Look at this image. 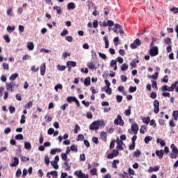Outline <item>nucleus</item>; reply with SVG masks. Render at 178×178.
<instances>
[{
	"label": "nucleus",
	"instance_id": "49530a36",
	"mask_svg": "<svg viewBox=\"0 0 178 178\" xmlns=\"http://www.w3.org/2000/svg\"><path fill=\"white\" fill-rule=\"evenodd\" d=\"M54 133H55V129H54V128H49L47 131V134H49V136H52Z\"/></svg>",
	"mask_w": 178,
	"mask_h": 178
},
{
	"label": "nucleus",
	"instance_id": "a18cd8bd",
	"mask_svg": "<svg viewBox=\"0 0 178 178\" xmlns=\"http://www.w3.org/2000/svg\"><path fill=\"white\" fill-rule=\"evenodd\" d=\"M116 100H117V102H118V103L122 102V101H123V96H122V95H117L116 96Z\"/></svg>",
	"mask_w": 178,
	"mask_h": 178
},
{
	"label": "nucleus",
	"instance_id": "ea45409f",
	"mask_svg": "<svg viewBox=\"0 0 178 178\" xmlns=\"http://www.w3.org/2000/svg\"><path fill=\"white\" fill-rule=\"evenodd\" d=\"M33 106V102L30 101L27 103L26 106H24L25 109H30Z\"/></svg>",
	"mask_w": 178,
	"mask_h": 178
},
{
	"label": "nucleus",
	"instance_id": "aec40b11",
	"mask_svg": "<svg viewBox=\"0 0 178 178\" xmlns=\"http://www.w3.org/2000/svg\"><path fill=\"white\" fill-rule=\"evenodd\" d=\"M104 41L105 42V48L108 49V48H109V40L108 39V36L105 35L104 37Z\"/></svg>",
	"mask_w": 178,
	"mask_h": 178
},
{
	"label": "nucleus",
	"instance_id": "3c124183",
	"mask_svg": "<svg viewBox=\"0 0 178 178\" xmlns=\"http://www.w3.org/2000/svg\"><path fill=\"white\" fill-rule=\"evenodd\" d=\"M90 174L92 176H96L97 175V168H94L92 170H90Z\"/></svg>",
	"mask_w": 178,
	"mask_h": 178
},
{
	"label": "nucleus",
	"instance_id": "e433bc0d",
	"mask_svg": "<svg viewBox=\"0 0 178 178\" xmlns=\"http://www.w3.org/2000/svg\"><path fill=\"white\" fill-rule=\"evenodd\" d=\"M149 141H152V136H146L145 138V144H149Z\"/></svg>",
	"mask_w": 178,
	"mask_h": 178
},
{
	"label": "nucleus",
	"instance_id": "58836bf2",
	"mask_svg": "<svg viewBox=\"0 0 178 178\" xmlns=\"http://www.w3.org/2000/svg\"><path fill=\"white\" fill-rule=\"evenodd\" d=\"M62 161H67V154L66 153H62L60 154Z\"/></svg>",
	"mask_w": 178,
	"mask_h": 178
},
{
	"label": "nucleus",
	"instance_id": "a211bd4d",
	"mask_svg": "<svg viewBox=\"0 0 178 178\" xmlns=\"http://www.w3.org/2000/svg\"><path fill=\"white\" fill-rule=\"evenodd\" d=\"M119 163H120V161L118 159L113 160L112 163V168H113V169H117L118 165H119Z\"/></svg>",
	"mask_w": 178,
	"mask_h": 178
},
{
	"label": "nucleus",
	"instance_id": "7c9ffc66",
	"mask_svg": "<svg viewBox=\"0 0 178 178\" xmlns=\"http://www.w3.org/2000/svg\"><path fill=\"white\" fill-rule=\"evenodd\" d=\"M164 42L167 45H170L172 44V39L170 38H166L164 39Z\"/></svg>",
	"mask_w": 178,
	"mask_h": 178
},
{
	"label": "nucleus",
	"instance_id": "0e129e2a",
	"mask_svg": "<svg viewBox=\"0 0 178 178\" xmlns=\"http://www.w3.org/2000/svg\"><path fill=\"white\" fill-rule=\"evenodd\" d=\"M22 176V170L19 168L16 172V177H20Z\"/></svg>",
	"mask_w": 178,
	"mask_h": 178
},
{
	"label": "nucleus",
	"instance_id": "774afa93",
	"mask_svg": "<svg viewBox=\"0 0 178 178\" xmlns=\"http://www.w3.org/2000/svg\"><path fill=\"white\" fill-rule=\"evenodd\" d=\"M15 140H23V135L19 134L15 136Z\"/></svg>",
	"mask_w": 178,
	"mask_h": 178
},
{
	"label": "nucleus",
	"instance_id": "864d4df0",
	"mask_svg": "<svg viewBox=\"0 0 178 178\" xmlns=\"http://www.w3.org/2000/svg\"><path fill=\"white\" fill-rule=\"evenodd\" d=\"M98 122V126L99 127V126H102L103 127H105V122H104V120H97Z\"/></svg>",
	"mask_w": 178,
	"mask_h": 178
},
{
	"label": "nucleus",
	"instance_id": "6e6552de",
	"mask_svg": "<svg viewBox=\"0 0 178 178\" xmlns=\"http://www.w3.org/2000/svg\"><path fill=\"white\" fill-rule=\"evenodd\" d=\"M131 130L134 133V134H137V133H138V124L136 122H134L131 124Z\"/></svg>",
	"mask_w": 178,
	"mask_h": 178
},
{
	"label": "nucleus",
	"instance_id": "c85d7f7f",
	"mask_svg": "<svg viewBox=\"0 0 178 178\" xmlns=\"http://www.w3.org/2000/svg\"><path fill=\"white\" fill-rule=\"evenodd\" d=\"M172 151L174 154H178L177 147L175 146V144L171 145Z\"/></svg>",
	"mask_w": 178,
	"mask_h": 178
},
{
	"label": "nucleus",
	"instance_id": "052dcab7",
	"mask_svg": "<svg viewBox=\"0 0 178 178\" xmlns=\"http://www.w3.org/2000/svg\"><path fill=\"white\" fill-rule=\"evenodd\" d=\"M79 130H80V126H79V124H76L74 129L75 134H77V133H79Z\"/></svg>",
	"mask_w": 178,
	"mask_h": 178
},
{
	"label": "nucleus",
	"instance_id": "f704fd0d",
	"mask_svg": "<svg viewBox=\"0 0 178 178\" xmlns=\"http://www.w3.org/2000/svg\"><path fill=\"white\" fill-rule=\"evenodd\" d=\"M152 88H155L154 90H158V83L155 81H152Z\"/></svg>",
	"mask_w": 178,
	"mask_h": 178
},
{
	"label": "nucleus",
	"instance_id": "a19ab883",
	"mask_svg": "<svg viewBox=\"0 0 178 178\" xmlns=\"http://www.w3.org/2000/svg\"><path fill=\"white\" fill-rule=\"evenodd\" d=\"M129 92H136L137 91V87L136 86H130L129 88Z\"/></svg>",
	"mask_w": 178,
	"mask_h": 178
},
{
	"label": "nucleus",
	"instance_id": "de8ad7c7",
	"mask_svg": "<svg viewBox=\"0 0 178 178\" xmlns=\"http://www.w3.org/2000/svg\"><path fill=\"white\" fill-rule=\"evenodd\" d=\"M173 118L175 120H177L178 118V111H174L172 113Z\"/></svg>",
	"mask_w": 178,
	"mask_h": 178
},
{
	"label": "nucleus",
	"instance_id": "423d86ee",
	"mask_svg": "<svg viewBox=\"0 0 178 178\" xmlns=\"http://www.w3.org/2000/svg\"><path fill=\"white\" fill-rule=\"evenodd\" d=\"M153 105L154 106V113H159V101L155 99L153 102Z\"/></svg>",
	"mask_w": 178,
	"mask_h": 178
},
{
	"label": "nucleus",
	"instance_id": "f257e3e1",
	"mask_svg": "<svg viewBox=\"0 0 178 178\" xmlns=\"http://www.w3.org/2000/svg\"><path fill=\"white\" fill-rule=\"evenodd\" d=\"M177 84H178V81H176L174 83H172L170 87H168V86L164 85L161 88V91H163V92H165V91L173 92L175 91V88L177 87Z\"/></svg>",
	"mask_w": 178,
	"mask_h": 178
},
{
	"label": "nucleus",
	"instance_id": "473e14b6",
	"mask_svg": "<svg viewBox=\"0 0 178 178\" xmlns=\"http://www.w3.org/2000/svg\"><path fill=\"white\" fill-rule=\"evenodd\" d=\"M127 69H129V65H127V63H123L121 67V70L122 72H124V71L127 70Z\"/></svg>",
	"mask_w": 178,
	"mask_h": 178
},
{
	"label": "nucleus",
	"instance_id": "c756f323",
	"mask_svg": "<svg viewBox=\"0 0 178 178\" xmlns=\"http://www.w3.org/2000/svg\"><path fill=\"white\" fill-rule=\"evenodd\" d=\"M17 77H19V74H17V73L13 74L10 76V80L15 81V80H16V79H17Z\"/></svg>",
	"mask_w": 178,
	"mask_h": 178
},
{
	"label": "nucleus",
	"instance_id": "4d7b16f0",
	"mask_svg": "<svg viewBox=\"0 0 178 178\" xmlns=\"http://www.w3.org/2000/svg\"><path fill=\"white\" fill-rule=\"evenodd\" d=\"M162 96L168 98H170V93L169 92H163Z\"/></svg>",
	"mask_w": 178,
	"mask_h": 178
},
{
	"label": "nucleus",
	"instance_id": "6ab92c4d",
	"mask_svg": "<svg viewBox=\"0 0 178 178\" xmlns=\"http://www.w3.org/2000/svg\"><path fill=\"white\" fill-rule=\"evenodd\" d=\"M67 66H70L71 67H76L77 66V63H76V61H68L67 62Z\"/></svg>",
	"mask_w": 178,
	"mask_h": 178
},
{
	"label": "nucleus",
	"instance_id": "9d476101",
	"mask_svg": "<svg viewBox=\"0 0 178 178\" xmlns=\"http://www.w3.org/2000/svg\"><path fill=\"white\" fill-rule=\"evenodd\" d=\"M165 154V151L163 149L156 150V155L159 157V159H162L163 155Z\"/></svg>",
	"mask_w": 178,
	"mask_h": 178
},
{
	"label": "nucleus",
	"instance_id": "8fccbe9b",
	"mask_svg": "<svg viewBox=\"0 0 178 178\" xmlns=\"http://www.w3.org/2000/svg\"><path fill=\"white\" fill-rule=\"evenodd\" d=\"M44 162L47 166L49 165L50 161H49V156L48 155L45 156Z\"/></svg>",
	"mask_w": 178,
	"mask_h": 178
},
{
	"label": "nucleus",
	"instance_id": "4468645a",
	"mask_svg": "<svg viewBox=\"0 0 178 178\" xmlns=\"http://www.w3.org/2000/svg\"><path fill=\"white\" fill-rule=\"evenodd\" d=\"M100 137L102 138L103 141L107 140L108 134L105 131H102L100 134Z\"/></svg>",
	"mask_w": 178,
	"mask_h": 178
},
{
	"label": "nucleus",
	"instance_id": "6e6d98bb",
	"mask_svg": "<svg viewBox=\"0 0 178 178\" xmlns=\"http://www.w3.org/2000/svg\"><path fill=\"white\" fill-rule=\"evenodd\" d=\"M161 81L163 83H168V81H169V76L168 75H165Z\"/></svg>",
	"mask_w": 178,
	"mask_h": 178
},
{
	"label": "nucleus",
	"instance_id": "0eeeda50",
	"mask_svg": "<svg viewBox=\"0 0 178 178\" xmlns=\"http://www.w3.org/2000/svg\"><path fill=\"white\" fill-rule=\"evenodd\" d=\"M90 129L92 130H99V126L98 125L97 121H94L90 125Z\"/></svg>",
	"mask_w": 178,
	"mask_h": 178
},
{
	"label": "nucleus",
	"instance_id": "f8f14e48",
	"mask_svg": "<svg viewBox=\"0 0 178 178\" xmlns=\"http://www.w3.org/2000/svg\"><path fill=\"white\" fill-rule=\"evenodd\" d=\"M19 165V159H17V157L14 158V161L12 163L10 164V166H11V168L17 166Z\"/></svg>",
	"mask_w": 178,
	"mask_h": 178
},
{
	"label": "nucleus",
	"instance_id": "69168bd1",
	"mask_svg": "<svg viewBox=\"0 0 178 178\" xmlns=\"http://www.w3.org/2000/svg\"><path fill=\"white\" fill-rule=\"evenodd\" d=\"M150 126H153V127H156V122H155V120H151L150 123H149Z\"/></svg>",
	"mask_w": 178,
	"mask_h": 178
},
{
	"label": "nucleus",
	"instance_id": "5701e85b",
	"mask_svg": "<svg viewBox=\"0 0 178 178\" xmlns=\"http://www.w3.org/2000/svg\"><path fill=\"white\" fill-rule=\"evenodd\" d=\"M124 115L126 116H130L131 115V106H129L128 109L124 111Z\"/></svg>",
	"mask_w": 178,
	"mask_h": 178
},
{
	"label": "nucleus",
	"instance_id": "bb28decb",
	"mask_svg": "<svg viewBox=\"0 0 178 178\" xmlns=\"http://www.w3.org/2000/svg\"><path fill=\"white\" fill-rule=\"evenodd\" d=\"M24 148H26V149H28L29 151H30V149H31V143H30V142H25L24 143Z\"/></svg>",
	"mask_w": 178,
	"mask_h": 178
},
{
	"label": "nucleus",
	"instance_id": "cd10ccee",
	"mask_svg": "<svg viewBox=\"0 0 178 178\" xmlns=\"http://www.w3.org/2000/svg\"><path fill=\"white\" fill-rule=\"evenodd\" d=\"M51 165L53 166L54 169H59V165H58V163L56 161H51Z\"/></svg>",
	"mask_w": 178,
	"mask_h": 178
},
{
	"label": "nucleus",
	"instance_id": "b1692460",
	"mask_svg": "<svg viewBox=\"0 0 178 178\" xmlns=\"http://www.w3.org/2000/svg\"><path fill=\"white\" fill-rule=\"evenodd\" d=\"M27 49H29V51H33V49H34V43L33 42H28Z\"/></svg>",
	"mask_w": 178,
	"mask_h": 178
},
{
	"label": "nucleus",
	"instance_id": "1a4fd4ad",
	"mask_svg": "<svg viewBox=\"0 0 178 178\" xmlns=\"http://www.w3.org/2000/svg\"><path fill=\"white\" fill-rule=\"evenodd\" d=\"M161 169V166L155 165L154 167L150 166L148 169L149 173H152L153 172H158Z\"/></svg>",
	"mask_w": 178,
	"mask_h": 178
},
{
	"label": "nucleus",
	"instance_id": "393cba45",
	"mask_svg": "<svg viewBox=\"0 0 178 178\" xmlns=\"http://www.w3.org/2000/svg\"><path fill=\"white\" fill-rule=\"evenodd\" d=\"M53 9L54 10H56L57 15H62V9L60 8V7L56 6H54Z\"/></svg>",
	"mask_w": 178,
	"mask_h": 178
},
{
	"label": "nucleus",
	"instance_id": "dca6fc26",
	"mask_svg": "<svg viewBox=\"0 0 178 178\" xmlns=\"http://www.w3.org/2000/svg\"><path fill=\"white\" fill-rule=\"evenodd\" d=\"M47 69V67L45 66V63L43 64V65L40 66V74L41 76H45V70Z\"/></svg>",
	"mask_w": 178,
	"mask_h": 178
},
{
	"label": "nucleus",
	"instance_id": "a878e982",
	"mask_svg": "<svg viewBox=\"0 0 178 178\" xmlns=\"http://www.w3.org/2000/svg\"><path fill=\"white\" fill-rule=\"evenodd\" d=\"M6 90L8 91H10L11 92H13V84L6 83Z\"/></svg>",
	"mask_w": 178,
	"mask_h": 178
},
{
	"label": "nucleus",
	"instance_id": "338daca9",
	"mask_svg": "<svg viewBox=\"0 0 178 178\" xmlns=\"http://www.w3.org/2000/svg\"><path fill=\"white\" fill-rule=\"evenodd\" d=\"M171 12H174V13H175V15H177L178 13V8L176 7H173L170 9Z\"/></svg>",
	"mask_w": 178,
	"mask_h": 178
},
{
	"label": "nucleus",
	"instance_id": "7ed1b4c3",
	"mask_svg": "<svg viewBox=\"0 0 178 178\" xmlns=\"http://www.w3.org/2000/svg\"><path fill=\"white\" fill-rule=\"evenodd\" d=\"M114 124L123 126L124 124V122L123 121V119H122V115H118L117 116V118L114 120Z\"/></svg>",
	"mask_w": 178,
	"mask_h": 178
},
{
	"label": "nucleus",
	"instance_id": "9b49d317",
	"mask_svg": "<svg viewBox=\"0 0 178 178\" xmlns=\"http://www.w3.org/2000/svg\"><path fill=\"white\" fill-rule=\"evenodd\" d=\"M67 6L68 10H73V9H76V5L73 2L68 3Z\"/></svg>",
	"mask_w": 178,
	"mask_h": 178
},
{
	"label": "nucleus",
	"instance_id": "4be33fe9",
	"mask_svg": "<svg viewBox=\"0 0 178 178\" xmlns=\"http://www.w3.org/2000/svg\"><path fill=\"white\" fill-rule=\"evenodd\" d=\"M142 120L143 122L145 124H149V122H151V118H149V117H143Z\"/></svg>",
	"mask_w": 178,
	"mask_h": 178
},
{
	"label": "nucleus",
	"instance_id": "680f3d73",
	"mask_svg": "<svg viewBox=\"0 0 178 178\" xmlns=\"http://www.w3.org/2000/svg\"><path fill=\"white\" fill-rule=\"evenodd\" d=\"M77 141H83V140H84V135L83 134H79L78 135V138H77Z\"/></svg>",
	"mask_w": 178,
	"mask_h": 178
},
{
	"label": "nucleus",
	"instance_id": "09e8293b",
	"mask_svg": "<svg viewBox=\"0 0 178 178\" xmlns=\"http://www.w3.org/2000/svg\"><path fill=\"white\" fill-rule=\"evenodd\" d=\"M30 59H31V56H30L29 54H25L23 56V60H30Z\"/></svg>",
	"mask_w": 178,
	"mask_h": 178
},
{
	"label": "nucleus",
	"instance_id": "79ce46f5",
	"mask_svg": "<svg viewBox=\"0 0 178 178\" xmlns=\"http://www.w3.org/2000/svg\"><path fill=\"white\" fill-rule=\"evenodd\" d=\"M119 41H120L119 37L114 38L113 42L115 47H118L119 45Z\"/></svg>",
	"mask_w": 178,
	"mask_h": 178
},
{
	"label": "nucleus",
	"instance_id": "5fc2aeb1",
	"mask_svg": "<svg viewBox=\"0 0 178 178\" xmlns=\"http://www.w3.org/2000/svg\"><path fill=\"white\" fill-rule=\"evenodd\" d=\"M156 97H158V95H156V92H151L150 98H152V99H155V98H156Z\"/></svg>",
	"mask_w": 178,
	"mask_h": 178
},
{
	"label": "nucleus",
	"instance_id": "20e7f679",
	"mask_svg": "<svg viewBox=\"0 0 178 178\" xmlns=\"http://www.w3.org/2000/svg\"><path fill=\"white\" fill-rule=\"evenodd\" d=\"M70 159H67V160L64 161L63 168L65 170H70L72 163H70Z\"/></svg>",
	"mask_w": 178,
	"mask_h": 178
},
{
	"label": "nucleus",
	"instance_id": "72a5a7b5",
	"mask_svg": "<svg viewBox=\"0 0 178 178\" xmlns=\"http://www.w3.org/2000/svg\"><path fill=\"white\" fill-rule=\"evenodd\" d=\"M57 69L59 70V72H63V70H66V66L58 65Z\"/></svg>",
	"mask_w": 178,
	"mask_h": 178
},
{
	"label": "nucleus",
	"instance_id": "2eb2a0df",
	"mask_svg": "<svg viewBox=\"0 0 178 178\" xmlns=\"http://www.w3.org/2000/svg\"><path fill=\"white\" fill-rule=\"evenodd\" d=\"M87 66L89 69H90V70H92L93 69H98V67H95V64L92 62L88 63Z\"/></svg>",
	"mask_w": 178,
	"mask_h": 178
},
{
	"label": "nucleus",
	"instance_id": "c9c22d12",
	"mask_svg": "<svg viewBox=\"0 0 178 178\" xmlns=\"http://www.w3.org/2000/svg\"><path fill=\"white\" fill-rule=\"evenodd\" d=\"M159 76V72H156L154 74L149 76V77H151L152 79H153V80H156Z\"/></svg>",
	"mask_w": 178,
	"mask_h": 178
},
{
	"label": "nucleus",
	"instance_id": "4c0bfd02",
	"mask_svg": "<svg viewBox=\"0 0 178 178\" xmlns=\"http://www.w3.org/2000/svg\"><path fill=\"white\" fill-rule=\"evenodd\" d=\"M70 149H71V151H73L74 152H77V151H79L77 146H76L75 145H72L70 146Z\"/></svg>",
	"mask_w": 178,
	"mask_h": 178
},
{
	"label": "nucleus",
	"instance_id": "37998d69",
	"mask_svg": "<svg viewBox=\"0 0 178 178\" xmlns=\"http://www.w3.org/2000/svg\"><path fill=\"white\" fill-rule=\"evenodd\" d=\"M177 156H178V154L173 153V152H171L170 154V157L171 158V159H176V158H177Z\"/></svg>",
	"mask_w": 178,
	"mask_h": 178
},
{
	"label": "nucleus",
	"instance_id": "39448f33",
	"mask_svg": "<svg viewBox=\"0 0 178 178\" xmlns=\"http://www.w3.org/2000/svg\"><path fill=\"white\" fill-rule=\"evenodd\" d=\"M159 54V51L158 50V47H154L149 50L150 56H156Z\"/></svg>",
	"mask_w": 178,
	"mask_h": 178
},
{
	"label": "nucleus",
	"instance_id": "e2e57ef3",
	"mask_svg": "<svg viewBox=\"0 0 178 178\" xmlns=\"http://www.w3.org/2000/svg\"><path fill=\"white\" fill-rule=\"evenodd\" d=\"M106 94H108V95H112V88H111L110 87L107 88L106 89Z\"/></svg>",
	"mask_w": 178,
	"mask_h": 178
},
{
	"label": "nucleus",
	"instance_id": "13d9d810",
	"mask_svg": "<svg viewBox=\"0 0 178 178\" xmlns=\"http://www.w3.org/2000/svg\"><path fill=\"white\" fill-rule=\"evenodd\" d=\"M50 175L51 176H54V177H58V171H56V170L51 171Z\"/></svg>",
	"mask_w": 178,
	"mask_h": 178
},
{
	"label": "nucleus",
	"instance_id": "2f4dec72",
	"mask_svg": "<svg viewBox=\"0 0 178 178\" xmlns=\"http://www.w3.org/2000/svg\"><path fill=\"white\" fill-rule=\"evenodd\" d=\"M16 27H15V26H13V27L10 26H7V31L8 33H12L13 31H15Z\"/></svg>",
	"mask_w": 178,
	"mask_h": 178
},
{
	"label": "nucleus",
	"instance_id": "bf43d9fd",
	"mask_svg": "<svg viewBox=\"0 0 178 178\" xmlns=\"http://www.w3.org/2000/svg\"><path fill=\"white\" fill-rule=\"evenodd\" d=\"M13 13V10H12V8H8V10H7L8 16H12Z\"/></svg>",
	"mask_w": 178,
	"mask_h": 178
},
{
	"label": "nucleus",
	"instance_id": "f3484780",
	"mask_svg": "<svg viewBox=\"0 0 178 178\" xmlns=\"http://www.w3.org/2000/svg\"><path fill=\"white\" fill-rule=\"evenodd\" d=\"M84 84L86 86V87H88V86H91V78L90 76H88L84 80Z\"/></svg>",
	"mask_w": 178,
	"mask_h": 178
},
{
	"label": "nucleus",
	"instance_id": "ddd939ff",
	"mask_svg": "<svg viewBox=\"0 0 178 178\" xmlns=\"http://www.w3.org/2000/svg\"><path fill=\"white\" fill-rule=\"evenodd\" d=\"M56 152H62V149L60 148H55V149H51L50 151L51 155H55Z\"/></svg>",
	"mask_w": 178,
	"mask_h": 178
},
{
	"label": "nucleus",
	"instance_id": "412c9836",
	"mask_svg": "<svg viewBox=\"0 0 178 178\" xmlns=\"http://www.w3.org/2000/svg\"><path fill=\"white\" fill-rule=\"evenodd\" d=\"M76 98V97L74 96H69L68 97H67V102H68V104H72V102H74Z\"/></svg>",
	"mask_w": 178,
	"mask_h": 178
},
{
	"label": "nucleus",
	"instance_id": "c03bdc74",
	"mask_svg": "<svg viewBox=\"0 0 178 178\" xmlns=\"http://www.w3.org/2000/svg\"><path fill=\"white\" fill-rule=\"evenodd\" d=\"M74 175H75V176H77V177L80 178L81 176L83 175V171H81V170L75 171Z\"/></svg>",
	"mask_w": 178,
	"mask_h": 178
},
{
	"label": "nucleus",
	"instance_id": "f03ea898",
	"mask_svg": "<svg viewBox=\"0 0 178 178\" xmlns=\"http://www.w3.org/2000/svg\"><path fill=\"white\" fill-rule=\"evenodd\" d=\"M113 30L114 33H120V34H124V31H123L122 26H120V24H115L114 25V27L113 28ZM118 30H119V31Z\"/></svg>",
	"mask_w": 178,
	"mask_h": 178
},
{
	"label": "nucleus",
	"instance_id": "603ef678",
	"mask_svg": "<svg viewBox=\"0 0 178 178\" xmlns=\"http://www.w3.org/2000/svg\"><path fill=\"white\" fill-rule=\"evenodd\" d=\"M140 155H141V151H140L139 149H136V151L134 152V156H136V158H138Z\"/></svg>",
	"mask_w": 178,
	"mask_h": 178
}]
</instances>
